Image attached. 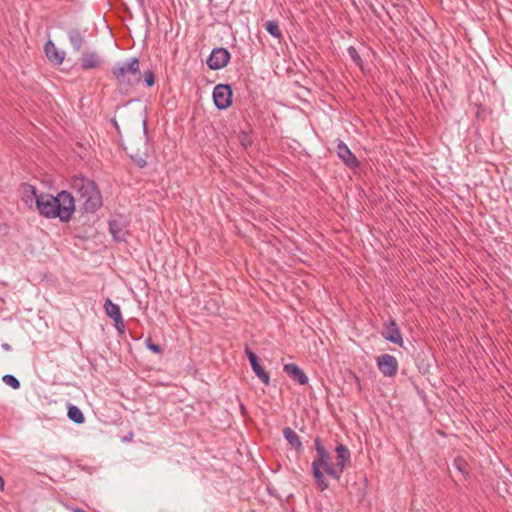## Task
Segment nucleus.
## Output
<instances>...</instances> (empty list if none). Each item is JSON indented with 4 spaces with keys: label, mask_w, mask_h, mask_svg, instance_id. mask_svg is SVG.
<instances>
[{
    "label": "nucleus",
    "mask_w": 512,
    "mask_h": 512,
    "mask_svg": "<svg viewBox=\"0 0 512 512\" xmlns=\"http://www.w3.org/2000/svg\"><path fill=\"white\" fill-rule=\"evenodd\" d=\"M27 188L36 198V206L39 213L45 218H59L62 222H68L75 210L73 196L67 191H61L57 196L50 194L36 195V188L28 185Z\"/></svg>",
    "instance_id": "1"
},
{
    "label": "nucleus",
    "mask_w": 512,
    "mask_h": 512,
    "mask_svg": "<svg viewBox=\"0 0 512 512\" xmlns=\"http://www.w3.org/2000/svg\"><path fill=\"white\" fill-rule=\"evenodd\" d=\"M111 73L116 85L125 94L131 92L142 81L140 62L136 57H132L126 62L116 63Z\"/></svg>",
    "instance_id": "2"
},
{
    "label": "nucleus",
    "mask_w": 512,
    "mask_h": 512,
    "mask_svg": "<svg viewBox=\"0 0 512 512\" xmlns=\"http://www.w3.org/2000/svg\"><path fill=\"white\" fill-rule=\"evenodd\" d=\"M72 187L86 212H95L102 206V196L96 183L84 176H75Z\"/></svg>",
    "instance_id": "3"
},
{
    "label": "nucleus",
    "mask_w": 512,
    "mask_h": 512,
    "mask_svg": "<svg viewBox=\"0 0 512 512\" xmlns=\"http://www.w3.org/2000/svg\"><path fill=\"white\" fill-rule=\"evenodd\" d=\"M315 450L317 457L312 461L311 470L315 483L320 491H325L329 487V482L325 479L323 472L332 477L330 469L335 468V463L331 462L330 455L325 449L320 438L315 439Z\"/></svg>",
    "instance_id": "4"
},
{
    "label": "nucleus",
    "mask_w": 512,
    "mask_h": 512,
    "mask_svg": "<svg viewBox=\"0 0 512 512\" xmlns=\"http://www.w3.org/2000/svg\"><path fill=\"white\" fill-rule=\"evenodd\" d=\"M232 96V89L228 84H218L213 89L214 104L220 110L227 109L231 106Z\"/></svg>",
    "instance_id": "5"
},
{
    "label": "nucleus",
    "mask_w": 512,
    "mask_h": 512,
    "mask_svg": "<svg viewBox=\"0 0 512 512\" xmlns=\"http://www.w3.org/2000/svg\"><path fill=\"white\" fill-rule=\"evenodd\" d=\"M335 451L337 461L335 463V468L330 469V472L332 474V478L339 480L343 474L344 468L350 462V451L343 444H339Z\"/></svg>",
    "instance_id": "6"
},
{
    "label": "nucleus",
    "mask_w": 512,
    "mask_h": 512,
    "mask_svg": "<svg viewBox=\"0 0 512 512\" xmlns=\"http://www.w3.org/2000/svg\"><path fill=\"white\" fill-rule=\"evenodd\" d=\"M376 364L379 371L386 377H394L398 372V361L390 354H382L378 356Z\"/></svg>",
    "instance_id": "7"
},
{
    "label": "nucleus",
    "mask_w": 512,
    "mask_h": 512,
    "mask_svg": "<svg viewBox=\"0 0 512 512\" xmlns=\"http://www.w3.org/2000/svg\"><path fill=\"white\" fill-rule=\"evenodd\" d=\"M230 58L231 55L227 49L215 48L207 59V65L212 70H219L227 66Z\"/></svg>",
    "instance_id": "8"
},
{
    "label": "nucleus",
    "mask_w": 512,
    "mask_h": 512,
    "mask_svg": "<svg viewBox=\"0 0 512 512\" xmlns=\"http://www.w3.org/2000/svg\"><path fill=\"white\" fill-rule=\"evenodd\" d=\"M382 335L387 341L403 346V337L394 319H389L388 323L385 325Z\"/></svg>",
    "instance_id": "9"
},
{
    "label": "nucleus",
    "mask_w": 512,
    "mask_h": 512,
    "mask_svg": "<svg viewBox=\"0 0 512 512\" xmlns=\"http://www.w3.org/2000/svg\"><path fill=\"white\" fill-rule=\"evenodd\" d=\"M245 354L247 355L250 365H251L254 373L257 375V377L265 385H269V383H270L269 373L259 363V359H258L257 355L254 352H252L249 348L245 349Z\"/></svg>",
    "instance_id": "10"
},
{
    "label": "nucleus",
    "mask_w": 512,
    "mask_h": 512,
    "mask_svg": "<svg viewBox=\"0 0 512 512\" xmlns=\"http://www.w3.org/2000/svg\"><path fill=\"white\" fill-rule=\"evenodd\" d=\"M337 155L349 168H356L359 166V161L356 156L351 152L349 147L342 141L339 140L337 144Z\"/></svg>",
    "instance_id": "11"
},
{
    "label": "nucleus",
    "mask_w": 512,
    "mask_h": 512,
    "mask_svg": "<svg viewBox=\"0 0 512 512\" xmlns=\"http://www.w3.org/2000/svg\"><path fill=\"white\" fill-rule=\"evenodd\" d=\"M47 58L56 65H61L65 59V52L57 49L53 41L48 40L44 46Z\"/></svg>",
    "instance_id": "12"
},
{
    "label": "nucleus",
    "mask_w": 512,
    "mask_h": 512,
    "mask_svg": "<svg viewBox=\"0 0 512 512\" xmlns=\"http://www.w3.org/2000/svg\"><path fill=\"white\" fill-rule=\"evenodd\" d=\"M283 370L290 378H292L300 385H305L308 383V377L303 372V370L299 368L298 365L294 363L285 364Z\"/></svg>",
    "instance_id": "13"
},
{
    "label": "nucleus",
    "mask_w": 512,
    "mask_h": 512,
    "mask_svg": "<svg viewBox=\"0 0 512 512\" xmlns=\"http://www.w3.org/2000/svg\"><path fill=\"white\" fill-rule=\"evenodd\" d=\"M101 60L96 52L84 53L81 58V66L84 70H90L100 65Z\"/></svg>",
    "instance_id": "14"
},
{
    "label": "nucleus",
    "mask_w": 512,
    "mask_h": 512,
    "mask_svg": "<svg viewBox=\"0 0 512 512\" xmlns=\"http://www.w3.org/2000/svg\"><path fill=\"white\" fill-rule=\"evenodd\" d=\"M283 436L287 440L288 444L296 451L299 452L302 450V442L300 437L292 428L285 427L283 429Z\"/></svg>",
    "instance_id": "15"
},
{
    "label": "nucleus",
    "mask_w": 512,
    "mask_h": 512,
    "mask_svg": "<svg viewBox=\"0 0 512 512\" xmlns=\"http://www.w3.org/2000/svg\"><path fill=\"white\" fill-rule=\"evenodd\" d=\"M109 228L113 238L117 241L124 240L126 231L120 221L114 219L109 221Z\"/></svg>",
    "instance_id": "16"
},
{
    "label": "nucleus",
    "mask_w": 512,
    "mask_h": 512,
    "mask_svg": "<svg viewBox=\"0 0 512 512\" xmlns=\"http://www.w3.org/2000/svg\"><path fill=\"white\" fill-rule=\"evenodd\" d=\"M104 310L113 321L122 316L119 305L113 303L109 298L104 302Z\"/></svg>",
    "instance_id": "17"
},
{
    "label": "nucleus",
    "mask_w": 512,
    "mask_h": 512,
    "mask_svg": "<svg viewBox=\"0 0 512 512\" xmlns=\"http://www.w3.org/2000/svg\"><path fill=\"white\" fill-rule=\"evenodd\" d=\"M68 38L76 51H79L84 43V36L77 29H71L68 32Z\"/></svg>",
    "instance_id": "18"
},
{
    "label": "nucleus",
    "mask_w": 512,
    "mask_h": 512,
    "mask_svg": "<svg viewBox=\"0 0 512 512\" xmlns=\"http://www.w3.org/2000/svg\"><path fill=\"white\" fill-rule=\"evenodd\" d=\"M264 27H265L266 31L274 38H276L278 40H281L283 38L282 31H281L277 21L268 20L265 22Z\"/></svg>",
    "instance_id": "19"
},
{
    "label": "nucleus",
    "mask_w": 512,
    "mask_h": 512,
    "mask_svg": "<svg viewBox=\"0 0 512 512\" xmlns=\"http://www.w3.org/2000/svg\"><path fill=\"white\" fill-rule=\"evenodd\" d=\"M68 417L77 424H81L85 420L82 411L77 406L74 405H71L68 408Z\"/></svg>",
    "instance_id": "20"
},
{
    "label": "nucleus",
    "mask_w": 512,
    "mask_h": 512,
    "mask_svg": "<svg viewBox=\"0 0 512 512\" xmlns=\"http://www.w3.org/2000/svg\"><path fill=\"white\" fill-rule=\"evenodd\" d=\"M454 466L465 478H467L469 476V472L467 470V463L463 458H461V457L455 458Z\"/></svg>",
    "instance_id": "21"
},
{
    "label": "nucleus",
    "mask_w": 512,
    "mask_h": 512,
    "mask_svg": "<svg viewBox=\"0 0 512 512\" xmlns=\"http://www.w3.org/2000/svg\"><path fill=\"white\" fill-rule=\"evenodd\" d=\"M347 52L349 54V56L351 57V59L353 60V62L360 68H362V65H363V61L357 51V49L354 47V46H349L347 48Z\"/></svg>",
    "instance_id": "22"
},
{
    "label": "nucleus",
    "mask_w": 512,
    "mask_h": 512,
    "mask_svg": "<svg viewBox=\"0 0 512 512\" xmlns=\"http://www.w3.org/2000/svg\"><path fill=\"white\" fill-rule=\"evenodd\" d=\"M2 381L12 387L13 389H19L20 388V382L19 380L13 376V375H10V374H6L2 377Z\"/></svg>",
    "instance_id": "23"
},
{
    "label": "nucleus",
    "mask_w": 512,
    "mask_h": 512,
    "mask_svg": "<svg viewBox=\"0 0 512 512\" xmlns=\"http://www.w3.org/2000/svg\"><path fill=\"white\" fill-rule=\"evenodd\" d=\"M144 81L148 87H151L155 83V75L152 70H147L144 73Z\"/></svg>",
    "instance_id": "24"
},
{
    "label": "nucleus",
    "mask_w": 512,
    "mask_h": 512,
    "mask_svg": "<svg viewBox=\"0 0 512 512\" xmlns=\"http://www.w3.org/2000/svg\"><path fill=\"white\" fill-rule=\"evenodd\" d=\"M146 344H147V348L149 350H151L152 352H154V353L162 352V348L160 347V345L152 343L150 339L147 340Z\"/></svg>",
    "instance_id": "25"
},
{
    "label": "nucleus",
    "mask_w": 512,
    "mask_h": 512,
    "mask_svg": "<svg viewBox=\"0 0 512 512\" xmlns=\"http://www.w3.org/2000/svg\"><path fill=\"white\" fill-rule=\"evenodd\" d=\"M114 324H115V328H116L120 333H123V332H124L125 325H124V321H123L122 316H120L119 318L115 319V320H114Z\"/></svg>",
    "instance_id": "26"
},
{
    "label": "nucleus",
    "mask_w": 512,
    "mask_h": 512,
    "mask_svg": "<svg viewBox=\"0 0 512 512\" xmlns=\"http://www.w3.org/2000/svg\"><path fill=\"white\" fill-rule=\"evenodd\" d=\"M5 486V482L3 477L0 475V490L3 491Z\"/></svg>",
    "instance_id": "27"
},
{
    "label": "nucleus",
    "mask_w": 512,
    "mask_h": 512,
    "mask_svg": "<svg viewBox=\"0 0 512 512\" xmlns=\"http://www.w3.org/2000/svg\"><path fill=\"white\" fill-rule=\"evenodd\" d=\"M2 348L6 351H10L11 350V346L8 344V343H3L2 344Z\"/></svg>",
    "instance_id": "28"
},
{
    "label": "nucleus",
    "mask_w": 512,
    "mask_h": 512,
    "mask_svg": "<svg viewBox=\"0 0 512 512\" xmlns=\"http://www.w3.org/2000/svg\"><path fill=\"white\" fill-rule=\"evenodd\" d=\"M73 511L74 512H87V511H85V510H83L81 508H75Z\"/></svg>",
    "instance_id": "29"
}]
</instances>
